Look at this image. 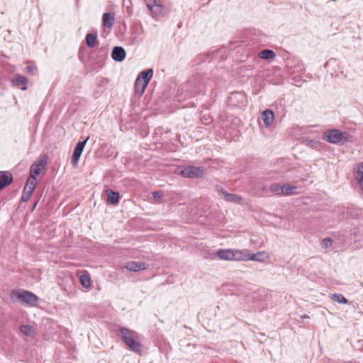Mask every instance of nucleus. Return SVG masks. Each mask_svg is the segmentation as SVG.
<instances>
[{
    "instance_id": "nucleus-34",
    "label": "nucleus",
    "mask_w": 363,
    "mask_h": 363,
    "mask_svg": "<svg viewBox=\"0 0 363 363\" xmlns=\"http://www.w3.org/2000/svg\"><path fill=\"white\" fill-rule=\"evenodd\" d=\"M37 205V202H35L34 204H33V208H35Z\"/></svg>"
},
{
    "instance_id": "nucleus-17",
    "label": "nucleus",
    "mask_w": 363,
    "mask_h": 363,
    "mask_svg": "<svg viewBox=\"0 0 363 363\" xmlns=\"http://www.w3.org/2000/svg\"><path fill=\"white\" fill-rule=\"evenodd\" d=\"M106 194L108 196L107 203L116 205L118 203L119 194L118 192L108 189L106 190Z\"/></svg>"
},
{
    "instance_id": "nucleus-20",
    "label": "nucleus",
    "mask_w": 363,
    "mask_h": 363,
    "mask_svg": "<svg viewBox=\"0 0 363 363\" xmlns=\"http://www.w3.org/2000/svg\"><path fill=\"white\" fill-rule=\"evenodd\" d=\"M225 200L233 203H240L242 198L238 194L225 193Z\"/></svg>"
},
{
    "instance_id": "nucleus-29",
    "label": "nucleus",
    "mask_w": 363,
    "mask_h": 363,
    "mask_svg": "<svg viewBox=\"0 0 363 363\" xmlns=\"http://www.w3.org/2000/svg\"><path fill=\"white\" fill-rule=\"evenodd\" d=\"M333 244V240L330 238H326L323 240L322 245L324 247L327 248L332 245Z\"/></svg>"
},
{
    "instance_id": "nucleus-4",
    "label": "nucleus",
    "mask_w": 363,
    "mask_h": 363,
    "mask_svg": "<svg viewBox=\"0 0 363 363\" xmlns=\"http://www.w3.org/2000/svg\"><path fill=\"white\" fill-rule=\"evenodd\" d=\"M269 254L265 251H260L257 253H250L246 250L244 251L243 261L252 260L262 263L269 260Z\"/></svg>"
},
{
    "instance_id": "nucleus-5",
    "label": "nucleus",
    "mask_w": 363,
    "mask_h": 363,
    "mask_svg": "<svg viewBox=\"0 0 363 363\" xmlns=\"http://www.w3.org/2000/svg\"><path fill=\"white\" fill-rule=\"evenodd\" d=\"M203 174L202 167L195 166H187L180 172V174L186 178H201Z\"/></svg>"
},
{
    "instance_id": "nucleus-15",
    "label": "nucleus",
    "mask_w": 363,
    "mask_h": 363,
    "mask_svg": "<svg viewBox=\"0 0 363 363\" xmlns=\"http://www.w3.org/2000/svg\"><path fill=\"white\" fill-rule=\"evenodd\" d=\"M12 180V175L9 172H0V190L9 185Z\"/></svg>"
},
{
    "instance_id": "nucleus-28",
    "label": "nucleus",
    "mask_w": 363,
    "mask_h": 363,
    "mask_svg": "<svg viewBox=\"0 0 363 363\" xmlns=\"http://www.w3.org/2000/svg\"><path fill=\"white\" fill-rule=\"evenodd\" d=\"M283 189L284 185L281 186L278 184H273L270 186L271 191L277 195H283Z\"/></svg>"
},
{
    "instance_id": "nucleus-3",
    "label": "nucleus",
    "mask_w": 363,
    "mask_h": 363,
    "mask_svg": "<svg viewBox=\"0 0 363 363\" xmlns=\"http://www.w3.org/2000/svg\"><path fill=\"white\" fill-rule=\"evenodd\" d=\"M244 251L235 249H220L216 252L218 257L226 261H243Z\"/></svg>"
},
{
    "instance_id": "nucleus-24",
    "label": "nucleus",
    "mask_w": 363,
    "mask_h": 363,
    "mask_svg": "<svg viewBox=\"0 0 363 363\" xmlns=\"http://www.w3.org/2000/svg\"><path fill=\"white\" fill-rule=\"evenodd\" d=\"M259 57L262 59H273L276 57L275 52L272 50H264L259 53Z\"/></svg>"
},
{
    "instance_id": "nucleus-1",
    "label": "nucleus",
    "mask_w": 363,
    "mask_h": 363,
    "mask_svg": "<svg viewBox=\"0 0 363 363\" xmlns=\"http://www.w3.org/2000/svg\"><path fill=\"white\" fill-rule=\"evenodd\" d=\"M123 342L125 345L133 352L143 354L142 345L138 340V334L135 331L132 330L128 328L122 327L119 329Z\"/></svg>"
},
{
    "instance_id": "nucleus-21",
    "label": "nucleus",
    "mask_w": 363,
    "mask_h": 363,
    "mask_svg": "<svg viewBox=\"0 0 363 363\" xmlns=\"http://www.w3.org/2000/svg\"><path fill=\"white\" fill-rule=\"evenodd\" d=\"M147 85V84L141 81L140 78L137 77L135 82V92L139 93L140 94H143Z\"/></svg>"
},
{
    "instance_id": "nucleus-22",
    "label": "nucleus",
    "mask_w": 363,
    "mask_h": 363,
    "mask_svg": "<svg viewBox=\"0 0 363 363\" xmlns=\"http://www.w3.org/2000/svg\"><path fill=\"white\" fill-rule=\"evenodd\" d=\"M97 35L93 33H88L86 36V43L89 48H94L96 45Z\"/></svg>"
},
{
    "instance_id": "nucleus-23",
    "label": "nucleus",
    "mask_w": 363,
    "mask_h": 363,
    "mask_svg": "<svg viewBox=\"0 0 363 363\" xmlns=\"http://www.w3.org/2000/svg\"><path fill=\"white\" fill-rule=\"evenodd\" d=\"M297 189V186L290 185V184H285L284 185V189H283V195L285 196H291L296 194V190Z\"/></svg>"
},
{
    "instance_id": "nucleus-26",
    "label": "nucleus",
    "mask_w": 363,
    "mask_h": 363,
    "mask_svg": "<svg viewBox=\"0 0 363 363\" xmlns=\"http://www.w3.org/2000/svg\"><path fill=\"white\" fill-rule=\"evenodd\" d=\"M80 282L83 287L89 289L91 286V281L89 274H85L80 276Z\"/></svg>"
},
{
    "instance_id": "nucleus-32",
    "label": "nucleus",
    "mask_w": 363,
    "mask_h": 363,
    "mask_svg": "<svg viewBox=\"0 0 363 363\" xmlns=\"http://www.w3.org/2000/svg\"><path fill=\"white\" fill-rule=\"evenodd\" d=\"M161 196V193L160 191H154L152 192V197L154 199H158Z\"/></svg>"
},
{
    "instance_id": "nucleus-31",
    "label": "nucleus",
    "mask_w": 363,
    "mask_h": 363,
    "mask_svg": "<svg viewBox=\"0 0 363 363\" xmlns=\"http://www.w3.org/2000/svg\"><path fill=\"white\" fill-rule=\"evenodd\" d=\"M30 196H31V194L23 191L22 196H21V201H23V202L28 201L30 199Z\"/></svg>"
},
{
    "instance_id": "nucleus-25",
    "label": "nucleus",
    "mask_w": 363,
    "mask_h": 363,
    "mask_svg": "<svg viewBox=\"0 0 363 363\" xmlns=\"http://www.w3.org/2000/svg\"><path fill=\"white\" fill-rule=\"evenodd\" d=\"M330 297L333 301L340 304H347L348 303L347 299L341 294H333Z\"/></svg>"
},
{
    "instance_id": "nucleus-12",
    "label": "nucleus",
    "mask_w": 363,
    "mask_h": 363,
    "mask_svg": "<svg viewBox=\"0 0 363 363\" xmlns=\"http://www.w3.org/2000/svg\"><path fill=\"white\" fill-rule=\"evenodd\" d=\"M262 121L265 127H270L274 121V112L270 109H267L262 113Z\"/></svg>"
},
{
    "instance_id": "nucleus-27",
    "label": "nucleus",
    "mask_w": 363,
    "mask_h": 363,
    "mask_svg": "<svg viewBox=\"0 0 363 363\" xmlns=\"http://www.w3.org/2000/svg\"><path fill=\"white\" fill-rule=\"evenodd\" d=\"M21 332L26 336H32L33 335V328L28 325H23L20 327Z\"/></svg>"
},
{
    "instance_id": "nucleus-7",
    "label": "nucleus",
    "mask_w": 363,
    "mask_h": 363,
    "mask_svg": "<svg viewBox=\"0 0 363 363\" xmlns=\"http://www.w3.org/2000/svg\"><path fill=\"white\" fill-rule=\"evenodd\" d=\"M324 139L328 142L333 144L342 143V133L337 129H333L325 133Z\"/></svg>"
},
{
    "instance_id": "nucleus-16",
    "label": "nucleus",
    "mask_w": 363,
    "mask_h": 363,
    "mask_svg": "<svg viewBox=\"0 0 363 363\" xmlns=\"http://www.w3.org/2000/svg\"><path fill=\"white\" fill-rule=\"evenodd\" d=\"M115 21V16L112 13H105L103 15V25L104 27L111 28Z\"/></svg>"
},
{
    "instance_id": "nucleus-30",
    "label": "nucleus",
    "mask_w": 363,
    "mask_h": 363,
    "mask_svg": "<svg viewBox=\"0 0 363 363\" xmlns=\"http://www.w3.org/2000/svg\"><path fill=\"white\" fill-rule=\"evenodd\" d=\"M26 70L33 74H35L37 71V67L35 65H28L26 67Z\"/></svg>"
},
{
    "instance_id": "nucleus-2",
    "label": "nucleus",
    "mask_w": 363,
    "mask_h": 363,
    "mask_svg": "<svg viewBox=\"0 0 363 363\" xmlns=\"http://www.w3.org/2000/svg\"><path fill=\"white\" fill-rule=\"evenodd\" d=\"M13 302L21 301L29 306H35L38 298L33 293L23 289L13 290L10 294Z\"/></svg>"
},
{
    "instance_id": "nucleus-10",
    "label": "nucleus",
    "mask_w": 363,
    "mask_h": 363,
    "mask_svg": "<svg viewBox=\"0 0 363 363\" xmlns=\"http://www.w3.org/2000/svg\"><path fill=\"white\" fill-rule=\"evenodd\" d=\"M46 165V160L40 161V162L33 163L30 169V177L36 179V177L40 174L42 170Z\"/></svg>"
},
{
    "instance_id": "nucleus-6",
    "label": "nucleus",
    "mask_w": 363,
    "mask_h": 363,
    "mask_svg": "<svg viewBox=\"0 0 363 363\" xmlns=\"http://www.w3.org/2000/svg\"><path fill=\"white\" fill-rule=\"evenodd\" d=\"M89 140V138H87L84 141H80L79 142L74 150V152H73V155H72V160H71V163H72V165L74 167H76L78 164V162H79V158L81 157V155L82 153V151L87 143Z\"/></svg>"
},
{
    "instance_id": "nucleus-9",
    "label": "nucleus",
    "mask_w": 363,
    "mask_h": 363,
    "mask_svg": "<svg viewBox=\"0 0 363 363\" xmlns=\"http://www.w3.org/2000/svg\"><path fill=\"white\" fill-rule=\"evenodd\" d=\"M147 6L151 12L153 18H158L162 16L164 6L161 4L157 3V1H152L150 4L147 5Z\"/></svg>"
},
{
    "instance_id": "nucleus-11",
    "label": "nucleus",
    "mask_w": 363,
    "mask_h": 363,
    "mask_svg": "<svg viewBox=\"0 0 363 363\" xmlns=\"http://www.w3.org/2000/svg\"><path fill=\"white\" fill-rule=\"evenodd\" d=\"M125 51L123 48L120 46L114 47L112 53L111 57L114 61L116 62H122L125 58Z\"/></svg>"
},
{
    "instance_id": "nucleus-19",
    "label": "nucleus",
    "mask_w": 363,
    "mask_h": 363,
    "mask_svg": "<svg viewBox=\"0 0 363 363\" xmlns=\"http://www.w3.org/2000/svg\"><path fill=\"white\" fill-rule=\"evenodd\" d=\"M36 184V179H34L33 178H28L27 183L23 189V191L32 195Z\"/></svg>"
},
{
    "instance_id": "nucleus-13",
    "label": "nucleus",
    "mask_w": 363,
    "mask_h": 363,
    "mask_svg": "<svg viewBox=\"0 0 363 363\" xmlns=\"http://www.w3.org/2000/svg\"><path fill=\"white\" fill-rule=\"evenodd\" d=\"M28 80V79L22 76L21 74H16L13 79L11 81V85L13 86H18L20 85H23V86L21 88V90L26 91L27 89V83Z\"/></svg>"
},
{
    "instance_id": "nucleus-33",
    "label": "nucleus",
    "mask_w": 363,
    "mask_h": 363,
    "mask_svg": "<svg viewBox=\"0 0 363 363\" xmlns=\"http://www.w3.org/2000/svg\"><path fill=\"white\" fill-rule=\"evenodd\" d=\"M220 194H222L223 195V196L225 197V193H227L225 191L223 190V189L220 188Z\"/></svg>"
},
{
    "instance_id": "nucleus-14",
    "label": "nucleus",
    "mask_w": 363,
    "mask_h": 363,
    "mask_svg": "<svg viewBox=\"0 0 363 363\" xmlns=\"http://www.w3.org/2000/svg\"><path fill=\"white\" fill-rule=\"evenodd\" d=\"M125 268L130 272H139L146 269V264L141 262H130L126 264Z\"/></svg>"
},
{
    "instance_id": "nucleus-18",
    "label": "nucleus",
    "mask_w": 363,
    "mask_h": 363,
    "mask_svg": "<svg viewBox=\"0 0 363 363\" xmlns=\"http://www.w3.org/2000/svg\"><path fill=\"white\" fill-rule=\"evenodd\" d=\"M152 75L153 69H147L141 72L137 77L140 78L141 81L147 84L150 79L152 77Z\"/></svg>"
},
{
    "instance_id": "nucleus-8",
    "label": "nucleus",
    "mask_w": 363,
    "mask_h": 363,
    "mask_svg": "<svg viewBox=\"0 0 363 363\" xmlns=\"http://www.w3.org/2000/svg\"><path fill=\"white\" fill-rule=\"evenodd\" d=\"M352 172L357 184L363 191V162L356 164Z\"/></svg>"
}]
</instances>
